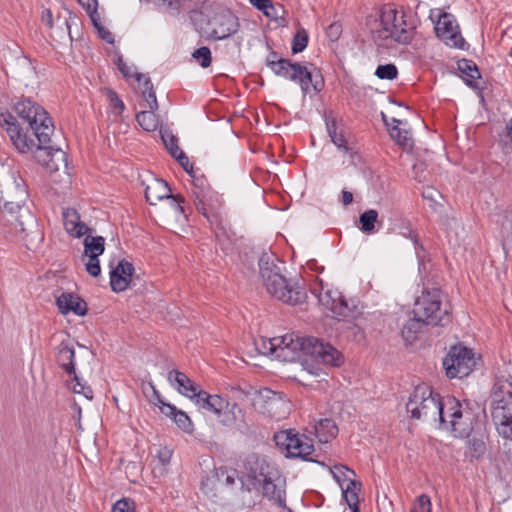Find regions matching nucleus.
<instances>
[{
    "label": "nucleus",
    "mask_w": 512,
    "mask_h": 512,
    "mask_svg": "<svg viewBox=\"0 0 512 512\" xmlns=\"http://www.w3.org/2000/svg\"><path fill=\"white\" fill-rule=\"evenodd\" d=\"M431 500L427 494L419 495L410 510V512H431Z\"/></svg>",
    "instance_id": "3c124183"
},
{
    "label": "nucleus",
    "mask_w": 512,
    "mask_h": 512,
    "mask_svg": "<svg viewBox=\"0 0 512 512\" xmlns=\"http://www.w3.org/2000/svg\"><path fill=\"white\" fill-rule=\"evenodd\" d=\"M3 120L7 121L5 118ZM6 123L8 124L7 134L12 144L20 153H32L36 161L50 173L62 171L63 175L67 179L69 178L67 155L61 148H55L52 145V135H47L45 143H41L33 139L28 132L23 133V128L18 124L14 122Z\"/></svg>",
    "instance_id": "f257e3e1"
},
{
    "label": "nucleus",
    "mask_w": 512,
    "mask_h": 512,
    "mask_svg": "<svg viewBox=\"0 0 512 512\" xmlns=\"http://www.w3.org/2000/svg\"><path fill=\"white\" fill-rule=\"evenodd\" d=\"M211 37L222 40L235 34L240 27L239 20L230 10L217 13L211 21Z\"/></svg>",
    "instance_id": "aec40b11"
},
{
    "label": "nucleus",
    "mask_w": 512,
    "mask_h": 512,
    "mask_svg": "<svg viewBox=\"0 0 512 512\" xmlns=\"http://www.w3.org/2000/svg\"><path fill=\"white\" fill-rule=\"evenodd\" d=\"M156 110H145L141 111L136 115L137 123L148 132L155 131L159 125V118L155 114Z\"/></svg>",
    "instance_id": "c9c22d12"
},
{
    "label": "nucleus",
    "mask_w": 512,
    "mask_h": 512,
    "mask_svg": "<svg viewBox=\"0 0 512 512\" xmlns=\"http://www.w3.org/2000/svg\"><path fill=\"white\" fill-rule=\"evenodd\" d=\"M19 192L21 197L17 201L4 199L3 214L10 215L11 219H7V222L13 226L16 232L25 233L28 236L34 230L37 231V220L29 209L23 206L25 201L24 191L20 190ZM2 200L3 197H0V202Z\"/></svg>",
    "instance_id": "9b49d317"
},
{
    "label": "nucleus",
    "mask_w": 512,
    "mask_h": 512,
    "mask_svg": "<svg viewBox=\"0 0 512 512\" xmlns=\"http://www.w3.org/2000/svg\"><path fill=\"white\" fill-rule=\"evenodd\" d=\"M436 34L444 40L447 45L456 48H463L465 40L461 36L458 24L451 14L443 13L435 27Z\"/></svg>",
    "instance_id": "a211bd4d"
},
{
    "label": "nucleus",
    "mask_w": 512,
    "mask_h": 512,
    "mask_svg": "<svg viewBox=\"0 0 512 512\" xmlns=\"http://www.w3.org/2000/svg\"><path fill=\"white\" fill-rule=\"evenodd\" d=\"M445 429L450 430L455 437H468L477 425V417L473 410L464 403L453 420L447 421Z\"/></svg>",
    "instance_id": "6ab92c4d"
},
{
    "label": "nucleus",
    "mask_w": 512,
    "mask_h": 512,
    "mask_svg": "<svg viewBox=\"0 0 512 512\" xmlns=\"http://www.w3.org/2000/svg\"><path fill=\"white\" fill-rule=\"evenodd\" d=\"M313 432L320 443H328L338 434V427L332 419L324 418L313 426Z\"/></svg>",
    "instance_id": "c756f323"
},
{
    "label": "nucleus",
    "mask_w": 512,
    "mask_h": 512,
    "mask_svg": "<svg viewBox=\"0 0 512 512\" xmlns=\"http://www.w3.org/2000/svg\"><path fill=\"white\" fill-rule=\"evenodd\" d=\"M267 65L277 76L298 83L304 95L309 93L310 87L315 92H320L324 88V79L320 71L311 63L301 64L285 58L276 59L274 53L272 58L267 59Z\"/></svg>",
    "instance_id": "39448f33"
},
{
    "label": "nucleus",
    "mask_w": 512,
    "mask_h": 512,
    "mask_svg": "<svg viewBox=\"0 0 512 512\" xmlns=\"http://www.w3.org/2000/svg\"><path fill=\"white\" fill-rule=\"evenodd\" d=\"M438 399L439 394L434 393L430 387L419 385L410 395L406 404V410L413 419L436 422Z\"/></svg>",
    "instance_id": "9d476101"
},
{
    "label": "nucleus",
    "mask_w": 512,
    "mask_h": 512,
    "mask_svg": "<svg viewBox=\"0 0 512 512\" xmlns=\"http://www.w3.org/2000/svg\"><path fill=\"white\" fill-rule=\"evenodd\" d=\"M491 398V414L497 432L512 441V374L508 378H496Z\"/></svg>",
    "instance_id": "423d86ee"
},
{
    "label": "nucleus",
    "mask_w": 512,
    "mask_h": 512,
    "mask_svg": "<svg viewBox=\"0 0 512 512\" xmlns=\"http://www.w3.org/2000/svg\"><path fill=\"white\" fill-rule=\"evenodd\" d=\"M80 4L86 9L94 26H98L99 15L97 13V0H78Z\"/></svg>",
    "instance_id": "603ef678"
},
{
    "label": "nucleus",
    "mask_w": 512,
    "mask_h": 512,
    "mask_svg": "<svg viewBox=\"0 0 512 512\" xmlns=\"http://www.w3.org/2000/svg\"><path fill=\"white\" fill-rule=\"evenodd\" d=\"M308 44V33L304 28L297 30L292 41V53L297 54L302 52Z\"/></svg>",
    "instance_id": "37998d69"
},
{
    "label": "nucleus",
    "mask_w": 512,
    "mask_h": 512,
    "mask_svg": "<svg viewBox=\"0 0 512 512\" xmlns=\"http://www.w3.org/2000/svg\"><path fill=\"white\" fill-rule=\"evenodd\" d=\"M237 471L235 469H228L227 467H219L214 469V473L208 478L209 481L217 482L219 484H225L232 486L235 483Z\"/></svg>",
    "instance_id": "e433bc0d"
},
{
    "label": "nucleus",
    "mask_w": 512,
    "mask_h": 512,
    "mask_svg": "<svg viewBox=\"0 0 512 512\" xmlns=\"http://www.w3.org/2000/svg\"><path fill=\"white\" fill-rule=\"evenodd\" d=\"M221 414V423L225 426H233L244 416L242 409L236 403H229V407L224 408Z\"/></svg>",
    "instance_id": "4c0bfd02"
},
{
    "label": "nucleus",
    "mask_w": 512,
    "mask_h": 512,
    "mask_svg": "<svg viewBox=\"0 0 512 512\" xmlns=\"http://www.w3.org/2000/svg\"><path fill=\"white\" fill-rule=\"evenodd\" d=\"M327 131L331 141L344 154H352V149L348 145L347 134L343 127H339L335 120L326 122Z\"/></svg>",
    "instance_id": "7c9ffc66"
},
{
    "label": "nucleus",
    "mask_w": 512,
    "mask_h": 512,
    "mask_svg": "<svg viewBox=\"0 0 512 512\" xmlns=\"http://www.w3.org/2000/svg\"><path fill=\"white\" fill-rule=\"evenodd\" d=\"M250 3L255 6L258 10L262 11L266 16L270 17V11L274 10V6L271 0H249Z\"/></svg>",
    "instance_id": "4d7b16f0"
},
{
    "label": "nucleus",
    "mask_w": 512,
    "mask_h": 512,
    "mask_svg": "<svg viewBox=\"0 0 512 512\" xmlns=\"http://www.w3.org/2000/svg\"><path fill=\"white\" fill-rule=\"evenodd\" d=\"M206 396H210V394L198 387L192 400H195V403L201 408H205Z\"/></svg>",
    "instance_id": "69168bd1"
},
{
    "label": "nucleus",
    "mask_w": 512,
    "mask_h": 512,
    "mask_svg": "<svg viewBox=\"0 0 512 512\" xmlns=\"http://www.w3.org/2000/svg\"><path fill=\"white\" fill-rule=\"evenodd\" d=\"M144 99L146 100L149 109H152V110L158 109V102H157V98H156V94H155L154 90L148 91V93H146V97H144Z\"/></svg>",
    "instance_id": "774afa93"
},
{
    "label": "nucleus",
    "mask_w": 512,
    "mask_h": 512,
    "mask_svg": "<svg viewBox=\"0 0 512 512\" xmlns=\"http://www.w3.org/2000/svg\"><path fill=\"white\" fill-rule=\"evenodd\" d=\"M144 393L152 403L159 406L163 414L172 417L181 430L186 433H192L193 423L190 417L184 411L178 410L174 405L165 403L152 383L148 384L147 390H144Z\"/></svg>",
    "instance_id": "dca6fc26"
},
{
    "label": "nucleus",
    "mask_w": 512,
    "mask_h": 512,
    "mask_svg": "<svg viewBox=\"0 0 512 512\" xmlns=\"http://www.w3.org/2000/svg\"><path fill=\"white\" fill-rule=\"evenodd\" d=\"M424 326H428L426 321H424L422 317L414 315L413 318L407 320L401 330L403 339L408 343L414 342Z\"/></svg>",
    "instance_id": "473e14b6"
},
{
    "label": "nucleus",
    "mask_w": 512,
    "mask_h": 512,
    "mask_svg": "<svg viewBox=\"0 0 512 512\" xmlns=\"http://www.w3.org/2000/svg\"><path fill=\"white\" fill-rule=\"evenodd\" d=\"M56 304L64 315L73 312L78 316H84L87 313L86 302L73 293H62L57 297Z\"/></svg>",
    "instance_id": "393cba45"
},
{
    "label": "nucleus",
    "mask_w": 512,
    "mask_h": 512,
    "mask_svg": "<svg viewBox=\"0 0 512 512\" xmlns=\"http://www.w3.org/2000/svg\"><path fill=\"white\" fill-rule=\"evenodd\" d=\"M134 271L132 263L122 260L110 272V286L114 292H122L127 289L131 282V276Z\"/></svg>",
    "instance_id": "4be33fe9"
},
{
    "label": "nucleus",
    "mask_w": 512,
    "mask_h": 512,
    "mask_svg": "<svg viewBox=\"0 0 512 512\" xmlns=\"http://www.w3.org/2000/svg\"><path fill=\"white\" fill-rule=\"evenodd\" d=\"M458 69L466 77V83L477 88L476 80L481 76L477 65L472 60L462 59L458 61Z\"/></svg>",
    "instance_id": "72a5a7b5"
},
{
    "label": "nucleus",
    "mask_w": 512,
    "mask_h": 512,
    "mask_svg": "<svg viewBox=\"0 0 512 512\" xmlns=\"http://www.w3.org/2000/svg\"><path fill=\"white\" fill-rule=\"evenodd\" d=\"M463 403L455 397L447 396L438 399V414H436V422H439L440 427L445 429L449 420H453Z\"/></svg>",
    "instance_id": "b1692460"
},
{
    "label": "nucleus",
    "mask_w": 512,
    "mask_h": 512,
    "mask_svg": "<svg viewBox=\"0 0 512 512\" xmlns=\"http://www.w3.org/2000/svg\"><path fill=\"white\" fill-rule=\"evenodd\" d=\"M345 472H349L351 474H354L353 470H350L346 466L343 465H335L331 469V473L333 474V477L337 480V482H340L342 477L345 476Z\"/></svg>",
    "instance_id": "bf43d9fd"
},
{
    "label": "nucleus",
    "mask_w": 512,
    "mask_h": 512,
    "mask_svg": "<svg viewBox=\"0 0 512 512\" xmlns=\"http://www.w3.org/2000/svg\"><path fill=\"white\" fill-rule=\"evenodd\" d=\"M95 27L98 29L99 36L103 40H105L108 43H113L114 42L113 34L110 31L106 30L104 27H102L100 25V19L98 20V26H95Z\"/></svg>",
    "instance_id": "338daca9"
},
{
    "label": "nucleus",
    "mask_w": 512,
    "mask_h": 512,
    "mask_svg": "<svg viewBox=\"0 0 512 512\" xmlns=\"http://www.w3.org/2000/svg\"><path fill=\"white\" fill-rule=\"evenodd\" d=\"M135 79L140 83L142 87L141 89L143 97H146V93H148V91L154 90L153 84L147 75L135 72Z\"/></svg>",
    "instance_id": "5fc2aeb1"
},
{
    "label": "nucleus",
    "mask_w": 512,
    "mask_h": 512,
    "mask_svg": "<svg viewBox=\"0 0 512 512\" xmlns=\"http://www.w3.org/2000/svg\"><path fill=\"white\" fill-rule=\"evenodd\" d=\"M174 158L185 169L186 172L191 174V172L193 171V167L192 165H190L189 159L183 151L179 152Z\"/></svg>",
    "instance_id": "680f3d73"
},
{
    "label": "nucleus",
    "mask_w": 512,
    "mask_h": 512,
    "mask_svg": "<svg viewBox=\"0 0 512 512\" xmlns=\"http://www.w3.org/2000/svg\"><path fill=\"white\" fill-rule=\"evenodd\" d=\"M259 270L263 284L271 296L289 305H297L305 301L307 297L305 289L297 282L287 280L271 256L265 254L259 259Z\"/></svg>",
    "instance_id": "20e7f679"
},
{
    "label": "nucleus",
    "mask_w": 512,
    "mask_h": 512,
    "mask_svg": "<svg viewBox=\"0 0 512 512\" xmlns=\"http://www.w3.org/2000/svg\"><path fill=\"white\" fill-rule=\"evenodd\" d=\"M474 353L471 349L454 345L443 359V367L449 378H463L470 374L475 366Z\"/></svg>",
    "instance_id": "f8f14e48"
},
{
    "label": "nucleus",
    "mask_w": 512,
    "mask_h": 512,
    "mask_svg": "<svg viewBox=\"0 0 512 512\" xmlns=\"http://www.w3.org/2000/svg\"><path fill=\"white\" fill-rule=\"evenodd\" d=\"M171 189L168 184L160 179H155L145 189V197L150 205H155L158 201L168 199Z\"/></svg>",
    "instance_id": "c85d7f7f"
},
{
    "label": "nucleus",
    "mask_w": 512,
    "mask_h": 512,
    "mask_svg": "<svg viewBox=\"0 0 512 512\" xmlns=\"http://www.w3.org/2000/svg\"><path fill=\"white\" fill-rule=\"evenodd\" d=\"M88 258L85 263L86 271L93 277H97L101 273L98 256H86Z\"/></svg>",
    "instance_id": "864d4df0"
},
{
    "label": "nucleus",
    "mask_w": 512,
    "mask_h": 512,
    "mask_svg": "<svg viewBox=\"0 0 512 512\" xmlns=\"http://www.w3.org/2000/svg\"><path fill=\"white\" fill-rule=\"evenodd\" d=\"M415 33V25L402 10L391 5L384 6L380 14V28L372 32L375 41L391 39L402 45L409 44Z\"/></svg>",
    "instance_id": "0eeeda50"
},
{
    "label": "nucleus",
    "mask_w": 512,
    "mask_h": 512,
    "mask_svg": "<svg viewBox=\"0 0 512 512\" xmlns=\"http://www.w3.org/2000/svg\"><path fill=\"white\" fill-rule=\"evenodd\" d=\"M315 295L319 303L330 310L338 320L342 318L344 321L350 323L349 318H355L360 314L357 306L349 305L348 301L337 291H331L329 289L324 290L322 287Z\"/></svg>",
    "instance_id": "4468645a"
},
{
    "label": "nucleus",
    "mask_w": 512,
    "mask_h": 512,
    "mask_svg": "<svg viewBox=\"0 0 512 512\" xmlns=\"http://www.w3.org/2000/svg\"><path fill=\"white\" fill-rule=\"evenodd\" d=\"M259 398L265 402V410L274 418H281L288 408L287 402L276 392L263 388L258 392Z\"/></svg>",
    "instance_id": "5701e85b"
},
{
    "label": "nucleus",
    "mask_w": 512,
    "mask_h": 512,
    "mask_svg": "<svg viewBox=\"0 0 512 512\" xmlns=\"http://www.w3.org/2000/svg\"><path fill=\"white\" fill-rule=\"evenodd\" d=\"M205 0H163L173 10L194 9L202 4Z\"/></svg>",
    "instance_id": "c03bdc74"
},
{
    "label": "nucleus",
    "mask_w": 512,
    "mask_h": 512,
    "mask_svg": "<svg viewBox=\"0 0 512 512\" xmlns=\"http://www.w3.org/2000/svg\"><path fill=\"white\" fill-rule=\"evenodd\" d=\"M413 314L422 317L427 325L445 326L451 322L450 306L443 303L442 293L439 289L424 290L417 297Z\"/></svg>",
    "instance_id": "6e6552de"
},
{
    "label": "nucleus",
    "mask_w": 512,
    "mask_h": 512,
    "mask_svg": "<svg viewBox=\"0 0 512 512\" xmlns=\"http://www.w3.org/2000/svg\"><path fill=\"white\" fill-rule=\"evenodd\" d=\"M75 351L71 343L62 341L57 347L56 360L59 366L70 376H73L74 384L72 390L76 394L83 395L86 399L93 398L92 389L81 381L75 371L74 364Z\"/></svg>",
    "instance_id": "ddd939ff"
},
{
    "label": "nucleus",
    "mask_w": 512,
    "mask_h": 512,
    "mask_svg": "<svg viewBox=\"0 0 512 512\" xmlns=\"http://www.w3.org/2000/svg\"><path fill=\"white\" fill-rule=\"evenodd\" d=\"M111 512H134L133 503L127 499L117 501Z\"/></svg>",
    "instance_id": "13d9d810"
},
{
    "label": "nucleus",
    "mask_w": 512,
    "mask_h": 512,
    "mask_svg": "<svg viewBox=\"0 0 512 512\" xmlns=\"http://www.w3.org/2000/svg\"><path fill=\"white\" fill-rule=\"evenodd\" d=\"M379 79L393 80L398 75L397 67L394 64L379 65L375 71Z\"/></svg>",
    "instance_id": "8fccbe9b"
},
{
    "label": "nucleus",
    "mask_w": 512,
    "mask_h": 512,
    "mask_svg": "<svg viewBox=\"0 0 512 512\" xmlns=\"http://www.w3.org/2000/svg\"><path fill=\"white\" fill-rule=\"evenodd\" d=\"M343 498L351 509V512H359L358 492L361 489V483L355 480H348L346 487L341 484Z\"/></svg>",
    "instance_id": "2f4dec72"
},
{
    "label": "nucleus",
    "mask_w": 512,
    "mask_h": 512,
    "mask_svg": "<svg viewBox=\"0 0 512 512\" xmlns=\"http://www.w3.org/2000/svg\"><path fill=\"white\" fill-rule=\"evenodd\" d=\"M104 93L109 101V105L113 113L117 116L121 115L125 109L123 101L119 98L118 94L109 88L104 90Z\"/></svg>",
    "instance_id": "79ce46f5"
},
{
    "label": "nucleus",
    "mask_w": 512,
    "mask_h": 512,
    "mask_svg": "<svg viewBox=\"0 0 512 512\" xmlns=\"http://www.w3.org/2000/svg\"><path fill=\"white\" fill-rule=\"evenodd\" d=\"M282 484L283 481L279 475V471L277 470V474L273 476L271 475V479H268V477L261 478V481L256 483V486L254 487L256 489L261 488L263 496L267 497L269 500L279 506H284L285 498Z\"/></svg>",
    "instance_id": "412c9836"
},
{
    "label": "nucleus",
    "mask_w": 512,
    "mask_h": 512,
    "mask_svg": "<svg viewBox=\"0 0 512 512\" xmlns=\"http://www.w3.org/2000/svg\"><path fill=\"white\" fill-rule=\"evenodd\" d=\"M243 466L253 486H256L261 478L268 477V479H271V475L277 474V468L274 465L265 457L255 453H251L245 458Z\"/></svg>",
    "instance_id": "f3484780"
},
{
    "label": "nucleus",
    "mask_w": 512,
    "mask_h": 512,
    "mask_svg": "<svg viewBox=\"0 0 512 512\" xmlns=\"http://www.w3.org/2000/svg\"><path fill=\"white\" fill-rule=\"evenodd\" d=\"M229 407V402L224 400L219 395L206 396L205 408L217 415H221L224 408Z\"/></svg>",
    "instance_id": "ea45409f"
},
{
    "label": "nucleus",
    "mask_w": 512,
    "mask_h": 512,
    "mask_svg": "<svg viewBox=\"0 0 512 512\" xmlns=\"http://www.w3.org/2000/svg\"><path fill=\"white\" fill-rule=\"evenodd\" d=\"M326 34L331 41H336L341 34V25L338 23H332L328 26Z\"/></svg>",
    "instance_id": "052dcab7"
},
{
    "label": "nucleus",
    "mask_w": 512,
    "mask_h": 512,
    "mask_svg": "<svg viewBox=\"0 0 512 512\" xmlns=\"http://www.w3.org/2000/svg\"><path fill=\"white\" fill-rule=\"evenodd\" d=\"M392 123L394 125L389 129L390 136L404 151H412L414 147V140L412 138L411 132L407 129H402L399 127V125L403 124L401 120L392 118Z\"/></svg>",
    "instance_id": "cd10ccee"
},
{
    "label": "nucleus",
    "mask_w": 512,
    "mask_h": 512,
    "mask_svg": "<svg viewBox=\"0 0 512 512\" xmlns=\"http://www.w3.org/2000/svg\"><path fill=\"white\" fill-rule=\"evenodd\" d=\"M254 344H255V348L259 354H262V355L275 354V356L277 357V347H276L275 338L260 337L259 339L255 340Z\"/></svg>",
    "instance_id": "a19ab883"
},
{
    "label": "nucleus",
    "mask_w": 512,
    "mask_h": 512,
    "mask_svg": "<svg viewBox=\"0 0 512 512\" xmlns=\"http://www.w3.org/2000/svg\"><path fill=\"white\" fill-rule=\"evenodd\" d=\"M500 228L504 240L512 243V207L505 210Z\"/></svg>",
    "instance_id": "a18cd8bd"
},
{
    "label": "nucleus",
    "mask_w": 512,
    "mask_h": 512,
    "mask_svg": "<svg viewBox=\"0 0 512 512\" xmlns=\"http://www.w3.org/2000/svg\"><path fill=\"white\" fill-rule=\"evenodd\" d=\"M378 219V212L374 209H369L363 212L359 217L361 230L364 233H371L375 229V223Z\"/></svg>",
    "instance_id": "58836bf2"
},
{
    "label": "nucleus",
    "mask_w": 512,
    "mask_h": 512,
    "mask_svg": "<svg viewBox=\"0 0 512 512\" xmlns=\"http://www.w3.org/2000/svg\"><path fill=\"white\" fill-rule=\"evenodd\" d=\"M16 115L21 119L19 123L10 114H0V125L5 127L7 131V122H14L23 128V133L28 132L29 135L35 140L45 143L47 135H52L54 132V125L52 119L48 116L46 110L38 103L29 98L18 100L13 107Z\"/></svg>",
    "instance_id": "7ed1b4c3"
},
{
    "label": "nucleus",
    "mask_w": 512,
    "mask_h": 512,
    "mask_svg": "<svg viewBox=\"0 0 512 512\" xmlns=\"http://www.w3.org/2000/svg\"><path fill=\"white\" fill-rule=\"evenodd\" d=\"M172 450L168 447H163L158 451V459L163 464L166 465L170 462L172 457Z\"/></svg>",
    "instance_id": "0e129e2a"
},
{
    "label": "nucleus",
    "mask_w": 512,
    "mask_h": 512,
    "mask_svg": "<svg viewBox=\"0 0 512 512\" xmlns=\"http://www.w3.org/2000/svg\"><path fill=\"white\" fill-rule=\"evenodd\" d=\"M191 197L196 209L205 216L210 223L221 222L220 209L223 204L221 195L214 191L204 177L193 176Z\"/></svg>",
    "instance_id": "1a4fd4ad"
},
{
    "label": "nucleus",
    "mask_w": 512,
    "mask_h": 512,
    "mask_svg": "<svg viewBox=\"0 0 512 512\" xmlns=\"http://www.w3.org/2000/svg\"><path fill=\"white\" fill-rule=\"evenodd\" d=\"M470 457L472 459L481 458L486 452V444L483 439L473 437L468 441Z\"/></svg>",
    "instance_id": "49530a36"
},
{
    "label": "nucleus",
    "mask_w": 512,
    "mask_h": 512,
    "mask_svg": "<svg viewBox=\"0 0 512 512\" xmlns=\"http://www.w3.org/2000/svg\"><path fill=\"white\" fill-rule=\"evenodd\" d=\"M168 379L170 382L177 383V390L182 395L193 399L195 396V391L199 387L195 384L185 373L178 370H171L168 375Z\"/></svg>",
    "instance_id": "bb28decb"
},
{
    "label": "nucleus",
    "mask_w": 512,
    "mask_h": 512,
    "mask_svg": "<svg viewBox=\"0 0 512 512\" xmlns=\"http://www.w3.org/2000/svg\"><path fill=\"white\" fill-rule=\"evenodd\" d=\"M161 139L172 157H175L182 150L178 146V139L168 131H160Z\"/></svg>",
    "instance_id": "de8ad7c7"
},
{
    "label": "nucleus",
    "mask_w": 512,
    "mask_h": 512,
    "mask_svg": "<svg viewBox=\"0 0 512 512\" xmlns=\"http://www.w3.org/2000/svg\"><path fill=\"white\" fill-rule=\"evenodd\" d=\"M170 199V205L172 209L174 210V213L176 215H184V207L182 206V203L184 202V198L180 195H172L168 197Z\"/></svg>",
    "instance_id": "6e6d98bb"
},
{
    "label": "nucleus",
    "mask_w": 512,
    "mask_h": 512,
    "mask_svg": "<svg viewBox=\"0 0 512 512\" xmlns=\"http://www.w3.org/2000/svg\"><path fill=\"white\" fill-rule=\"evenodd\" d=\"M63 221L66 231L74 237H81L85 235L89 228L80 221V216L74 209H66L63 212Z\"/></svg>",
    "instance_id": "a878e982"
},
{
    "label": "nucleus",
    "mask_w": 512,
    "mask_h": 512,
    "mask_svg": "<svg viewBox=\"0 0 512 512\" xmlns=\"http://www.w3.org/2000/svg\"><path fill=\"white\" fill-rule=\"evenodd\" d=\"M278 446L287 451V456L298 457L304 460H310L309 455L314 451L312 441L299 434L293 433L292 430L280 431L274 436Z\"/></svg>",
    "instance_id": "2eb2a0df"
},
{
    "label": "nucleus",
    "mask_w": 512,
    "mask_h": 512,
    "mask_svg": "<svg viewBox=\"0 0 512 512\" xmlns=\"http://www.w3.org/2000/svg\"><path fill=\"white\" fill-rule=\"evenodd\" d=\"M105 240L102 236L87 235L84 239V256H100L104 252Z\"/></svg>",
    "instance_id": "f704fd0d"
},
{
    "label": "nucleus",
    "mask_w": 512,
    "mask_h": 512,
    "mask_svg": "<svg viewBox=\"0 0 512 512\" xmlns=\"http://www.w3.org/2000/svg\"><path fill=\"white\" fill-rule=\"evenodd\" d=\"M192 56L197 62H199V64L203 68H207L211 65V62H212L211 51L206 46H202V47L196 49L193 52Z\"/></svg>",
    "instance_id": "09e8293b"
},
{
    "label": "nucleus",
    "mask_w": 512,
    "mask_h": 512,
    "mask_svg": "<svg viewBox=\"0 0 512 512\" xmlns=\"http://www.w3.org/2000/svg\"><path fill=\"white\" fill-rule=\"evenodd\" d=\"M117 66L124 77H135V73L132 72V68L124 62L122 56H118Z\"/></svg>",
    "instance_id": "e2e57ef3"
},
{
    "label": "nucleus",
    "mask_w": 512,
    "mask_h": 512,
    "mask_svg": "<svg viewBox=\"0 0 512 512\" xmlns=\"http://www.w3.org/2000/svg\"><path fill=\"white\" fill-rule=\"evenodd\" d=\"M277 347V358L284 361H293L298 352H303L326 364L339 366L341 355L337 349L328 343H324L315 337H299L294 334H287L282 337H275Z\"/></svg>",
    "instance_id": "f03ea898"
}]
</instances>
